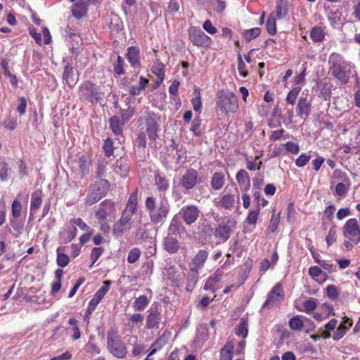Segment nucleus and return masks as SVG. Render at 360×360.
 I'll use <instances>...</instances> for the list:
<instances>
[{
  "label": "nucleus",
  "instance_id": "1",
  "mask_svg": "<svg viewBox=\"0 0 360 360\" xmlns=\"http://www.w3.org/2000/svg\"><path fill=\"white\" fill-rule=\"evenodd\" d=\"M146 207L150 221L154 224L164 223L169 212V204L165 198L156 204L153 197H148L146 200Z\"/></svg>",
  "mask_w": 360,
  "mask_h": 360
},
{
  "label": "nucleus",
  "instance_id": "2",
  "mask_svg": "<svg viewBox=\"0 0 360 360\" xmlns=\"http://www.w3.org/2000/svg\"><path fill=\"white\" fill-rule=\"evenodd\" d=\"M328 63L332 75L342 84L347 83L349 78L350 64L340 54L335 53L330 56Z\"/></svg>",
  "mask_w": 360,
  "mask_h": 360
},
{
  "label": "nucleus",
  "instance_id": "3",
  "mask_svg": "<svg viewBox=\"0 0 360 360\" xmlns=\"http://www.w3.org/2000/svg\"><path fill=\"white\" fill-rule=\"evenodd\" d=\"M344 245L347 250H351L360 243V226L355 218L348 219L342 226Z\"/></svg>",
  "mask_w": 360,
  "mask_h": 360
},
{
  "label": "nucleus",
  "instance_id": "4",
  "mask_svg": "<svg viewBox=\"0 0 360 360\" xmlns=\"http://www.w3.org/2000/svg\"><path fill=\"white\" fill-rule=\"evenodd\" d=\"M217 108L226 116L236 113L238 108L237 96L232 92L221 91L217 94Z\"/></svg>",
  "mask_w": 360,
  "mask_h": 360
},
{
  "label": "nucleus",
  "instance_id": "5",
  "mask_svg": "<svg viewBox=\"0 0 360 360\" xmlns=\"http://www.w3.org/2000/svg\"><path fill=\"white\" fill-rule=\"evenodd\" d=\"M107 349L117 359H124L127 354V349L117 332L113 329L107 333Z\"/></svg>",
  "mask_w": 360,
  "mask_h": 360
},
{
  "label": "nucleus",
  "instance_id": "6",
  "mask_svg": "<svg viewBox=\"0 0 360 360\" xmlns=\"http://www.w3.org/2000/svg\"><path fill=\"white\" fill-rule=\"evenodd\" d=\"M109 188V183L105 179H99L94 184L91 185L85 198V205L91 206L98 202L105 195Z\"/></svg>",
  "mask_w": 360,
  "mask_h": 360
},
{
  "label": "nucleus",
  "instance_id": "7",
  "mask_svg": "<svg viewBox=\"0 0 360 360\" xmlns=\"http://www.w3.org/2000/svg\"><path fill=\"white\" fill-rule=\"evenodd\" d=\"M79 93L82 98L91 103L97 102L102 98V94L98 86L90 82H86L80 86Z\"/></svg>",
  "mask_w": 360,
  "mask_h": 360
},
{
  "label": "nucleus",
  "instance_id": "8",
  "mask_svg": "<svg viewBox=\"0 0 360 360\" xmlns=\"http://www.w3.org/2000/svg\"><path fill=\"white\" fill-rule=\"evenodd\" d=\"M131 217L123 212L120 219L113 225L112 233L116 238L122 237L131 229L133 224Z\"/></svg>",
  "mask_w": 360,
  "mask_h": 360
},
{
  "label": "nucleus",
  "instance_id": "9",
  "mask_svg": "<svg viewBox=\"0 0 360 360\" xmlns=\"http://www.w3.org/2000/svg\"><path fill=\"white\" fill-rule=\"evenodd\" d=\"M284 298V293L281 283H277L267 295V299L262 305V308L269 307L279 304Z\"/></svg>",
  "mask_w": 360,
  "mask_h": 360
},
{
  "label": "nucleus",
  "instance_id": "10",
  "mask_svg": "<svg viewBox=\"0 0 360 360\" xmlns=\"http://www.w3.org/2000/svg\"><path fill=\"white\" fill-rule=\"evenodd\" d=\"M198 173L193 168L186 169L180 178V185L186 190H191L198 184Z\"/></svg>",
  "mask_w": 360,
  "mask_h": 360
},
{
  "label": "nucleus",
  "instance_id": "11",
  "mask_svg": "<svg viewBox=\"0 0 360 360\" xmlns=\"http://www.w3.org/2000/svg\"><path fill=\"white\" fill-rule=\"evenodd\" d=\"M236 198L234 195L230 193L221 194L219 198L213 200V203L219 209L231 210L234 207L236 201L239 202V195H237Z\"/></svg>",
  "mask_w": 360,
  "mask_h": 360
},
{
  "label": "nucleus",
  "instance_id": "12",
  "mask_svg": "<svg viewBox=\"0 0 360 360\" xmlns=\"http://www.w3.org/2000/svg\"><path fill=\"white\" fill-rule=\"evenodd\" d=\"M311 96L307 94L304 96L302 93V96L299 98L297 105V115L302 118L306 119L311 112Z\"/></svg>",
  "mask_w": 360,
  "mask_h": 360
},
{
  "label": "nucleus",
  "instance_id": "13",
  "mask_svg": "<svg viewBox=\"0 0 360 360\" xmlns=\"http://www.w3.org/2000/svg\"><path fill=\"white\" fill-rule=\"evenodd\" d=\"M159 117L153 112L148 113L146 118V132L150 140H155L158 135L157 131L159 129Z\"/></svg>",
  "mask_w": 360,
  "mask_h": 360
},
{
  "label": "nucleus",
  "instance_id": "14",
  "mask_svg": "<svg viewBox=\"0 0 360 360\" xmlns=\"http://www.w3.org/2000/svg\"><path fill=\"white\" fill-rule=\"evenodd\" d=\"M184 221L187 225L193 224L199 217L200 210L195 205L184 206L180 211Z\"/></svg>",
  "mask_w": 360,
  "mask_h": 360
},
{
  "label": "nucleus",
  "instance_id": "15",
  "mask_svg": "<svg viewBox=\"0 0 360 360\" xmlns=\"http://www.w3.org/2000/svg\"><path fill=\"white\" fill-rule=\"evenodd\" d=\"M189 35L193 44L198 46H202L210 41V38L202 30L196 27L191 28Z\"/></svg>",
  "mask_w": 360,
  "mask_h": 360
},
{
  "label": "nucleus",
  "instance_id": "16",
  "mask_svg": "<svg viewBox=\"0 0 360 360\" xmlns=\"http://www.w3.org/2000/svg\"><path fill=\"white\" fill-rule=\"evenodd\" d=\"M114 210V202L108 200L103 201L100 204L98 210L96 212V217L98 222L107 220L108 214Z\"/></svg>",
  "mask_w": 360,
  "mask_h": 360
},
{
  "label": "nucleus",
  "instance_id": "17",
  "mask_svg": "<svg viewBox=\"0 0 360 360\" xmlns=\"http://www.w3.org/2000/svg\"><path fill=\"white\" fill-rule=\"evenodd\" d=\"M208 252L205 250H200L188 264L189 269L196 271L200 270L205 265L208 257Z\"/></svg>",
  "mask_w": 360,
  "mask_h": 360
},
{
  "label": "nucleus",
  "instance_id": "18",
  "mask_svg": "<svg viewBox=\"0 0 360 360\" xmlns=\"http://www.w3.org/2000/svg\"><path fill=\"white\" fill-rule=\"evenodd\" d=\"M165 250L170 254L176 253L180 249V243L173 235L168 234L163 240Z\"/></svg>",
  "mask_w": 360,
  "mask_h": 360
},
{
  "label": "nucleus",
  "instance_id": "19",
  "mask_svg": "<svg viewBox=\"0 0 360 360\" xmlns=\"http://www.w3.org/2000/svg\"><path fill=\"white\" fill-rule=\"evenodd\" d=\"M221 277L222 271L219 269L217 270L206 281L203 289L205 290H210L211 292H214L217 290L216 285L220 281Z\"/></svg>",
  "mask_w": 360,
  "mask_h": 360
},
{
  "label": "nucleus",
  "instance_id": "20",
  "mask_svg": "<svg viewBox=\"0 0 360 360\" xmlns=\"http://www.w3.org/2000/svg\"><path fill=\"white\" fill-rule=\"evenodd\" d=\"M87 3L84 0H79L72 6V13L74 17L81 19L87 13Z\"/></svg>",
  "mask_w": 360,
  "mask_h": 360
},
{
  "label": "nucleus",
  "instance_id": "21",
  "mask_svg": "<svg viewBox=\"0 0 360 360\" xmlns=\"http://www.w3.org/2000/svg\"><path fill=\"white\" fill-rule=\"evenodd\" d=\"M214 235L216 238L225 242L230 238L231 228L224 222H222L215 229Z\"/></svg>",
  "mask_w": 360,
  "mask_h": 360
},
{
  "label": "nucleus",
  "instance_id": "22",
  "mask_svg": "<svg viewBox=\"0 0 360 360\" xmlns=\"http://www.w3.org/2000/svg\"><path fill=\"white\" fill-rule=\"evenodd\" d=\"M352 321L349 318L345 317L342 323L336 329L333 336L334 340L338 341L340 340L346 333L348 328L352 326Z\"/></svg>",
  "mask_w": 360,
  "mask_h": 360
},
{
  "label": "nucleus",
  "instance_id": "23",
  "mask_svg": "<svg viewBox=\"0 0 360 360\" xmlns=\"http://www.w3.org/2000/svg\"><path fill=\"white\" fill-rule=\"evenodd\" d=\"M148 83V79H146L143 76H140L139 79V85H129L127 86V90L131 96H138L141 94L142 90L146 89Z\"/></svg>",
  "mask_w": 360,
  "mask_h": 360
},
{
  "label": "nucleus",
  "instance_id": "24",
  "mask_svg": "<svg viewBox=\"0 0 360 360\" xmlns=\"http://www.w3.org/2000/svg\"><path fill=\"white\" fill-rule=\"evenodd\" d=\"M129 165L126 159L120 158L114 165V172L122 177H126L129 173Z\"/></svg>",
  "mask_w": 360,
  "mask_h": 360
},
{
  "label": "nucleus",
  "instance_id": "25",
  "mask_svg": "<svg viewBox=\"0 0 360 360\" xmlns=\"http://www.w3.org/2000/svg\"><path fill=\"white\" fill-rule=\"evenodd\" d=\"M42 203V193L37 191L32 194L30 202V215H34Z\"/></svg>",
  "mask_w": 360,
  "mask_h": 360
},
{
  "label": "nucleus",
  "instance_id": "26",
  "mask_svg": "<svg viewBox=\"0 0 360 360\" xmlns=\"http://www.w3.org/2000/svg\"><path fill=\"white\" fill-rule=\"evenodd\" d=\"M109 122L110 129L114 134L117 136H122V126L124 125V122L123 120H120L117 116L111 117Z\"/></svg>",
  "mask_w": 360,
  "mask_h": 360
},
{
  "label": "nucleus",
  "instance_id": "27",
  "mask_svg": "<svg viewBox=\"0 0 360 360\" xmlns=\"http://www.w3.org/2000/svg\"><path fill=\"white\" fill-rule=\"evenodd\" d=\"M137 203V193L136 192H134L130 195L127 203L126 208L123 212L132 217L136 210Z\"/></svg>",
  "mask_w": 360,
  "mask_h": 360
},
{
  "label": "nucleus",
  "instance_id": "28",
  "mask_svg": "<svg viewBox=\"0 0 360 360\" xmlns=\"http://www.w3.org/2000/svg\"><path fill=\"white\" fill-rule=\"evenodd\" d=\"M288 13V3L287 0H277L276 14L278 19L284 18Z\"/></svg>",
  "mask_w": 360,
  "mask_h": 360
},
{
  "label": "nucleus",
  "instance_id": "29",
  "mask_svg": "<svg viewBox=\"0 0 360 360\" xmlns=\"http://www.w3.org/2000/svg\"><path fill=\"white\" fill-rule=\"evenodd\" d=\"M161 319V314L157 311H151L147 316L146 328L152 329L158 327Z\"/></svg>",
  "mask_w": 360,
  "mask_h": 360
},
{
  "label": "nucleus",
  "instance_id": "30",
  "mask_svg": "<svg viewBox=\"0 0 360 360\" xmlns=\"http://www.w3.org/2000/svg\"><path fill=\"white\" fill-rule=\"evenodd\" d=\"M233 347L232 342H227L220 350L219 360H232Z\"/></svg>",
  "mask_w": 360,
  "mask_h": 360
},
{
  "label": "nucleus",
  "instance_id": "31",
  "mask_svg": "<svg viewBox=\"0 0 360 360\" xmlns=\"http://www.w3.org/2000/svg\"><path fill=\"white\" fill-rule=\"evenodd\" d=\"M127 58L132 66L139 65V51L138 48L131 46L127 50Z\"/></svg>",
  "mask_w": 360,
  "mask_h": 360
},
{
  "label": "nucleus",
  "instance_id": "32",
  "mask_svg": "<svg viewBox=\"0 0 360 360\" xmlns=\"http://www.w3.org/2000/svg\"><path fill=\"white\" fill-rule=\"evenodd\" d=\"M224 175L221 172H215L211 179V186L214 190L221 189L224 185Z\"/></svg>",
  "mask_w": 360,
  "mask_h": 360
},
{
  "label": "nucleus",
  "instance_id": "33",
  "mask_svg": "<svg viewBox=\"0 0 360 360\" xmlns=\"http://www.w3.org/2000/svg\"><path fill=\"white\" fill-rule=\"evenodd\" d=\"M235 333L238 336L246 338L248 334V324L245 318L243 317L240 319L238 325L235 328Z\"/></svg>",
  "mask_w": 360,
  "mask_h": 360
},
{
  "label": "nucleus",
  "instance_id": "34",
  "mask_svg": "<svg viewBox=\"0 0 360 360\" xmlns=\"http://www.w3.org/2000/svg\"><path fill=\"white\" fill-rule=\"evenodd\" d=\"M189 270L190 272L188 275L186 290L188 291H192L198 282L199 271L193 269H189Z\"/></svg>",
  "mask_w": 360,
  "mask_h": 360
},
{
  "label": "nucleus",
  "instance_id": "35",
  "mask_svg": "<svg viewBox=\"0 0 360 360\" xmlns=\"http://www.w3.org/2000/svg\"><path fill=\"white\" fill-rule=\"evenodd\" d=\"M310 37L314 42H321L324 39L325 33L322 27L315 26L311 28Z\"/></svg>",
  "mask_w": 360,
  "mask_h": 360
},
{
  "label": "nucleus",
  "instance_id": "36",
  "mask_svg": "<svg viewBox=\"0 0 360 360\" xmlns=\"http://www.w3.org/2000/svg\"><path fill=\"white\" fill-rule=\"evenodd\" d=\"M63 79L68 86H72L76 84V80L74 78L73 68L72 67L68 65L65 66Z\"/></svg>",
  "mask_w": 360,
  "mask_h": 360
},
{
  "label": "nucleus",
  "instance_id": "37",
  "mask_svg": "<svg viewBox=\"0 0 360 360\" xmlns=\"http://www.w3.org/2000/svg\"><path fill=\"white\" fill-rule=\"evenodd\" d=\"M236 178L240 186L248 187L250 186V177L248 173L245 170H239L236 174Z\"/></svg>",
  "mask_w": 360,
  "mask_h": 360
},
{
  "label": "nucleus",
  "instance_id": "38",
  "mask_svg": "<svg viewBox=\"0 0 360 360\" xmlns=\"http://www.w3.org/2000/svg\"><path fill=\"white\" fill-rule=\"evenodd\" d=\"M317 304V300L313 297H310L304 302L303 309H299V310L305 313H310L316 309Z\"/></svg>",
  "mask_w": 360,
  "mask_h": 360
},
{
  "label": "nucleus",
  "instance_id": "39",
  "mask_svg": "<svg viewBox=\"0 0 360 360\" xmlns=\"http://www.w3.org/2000/svg\"><path fill=\"white\" fill-rule=\"evenodd\" d=\"M108 161L104 159H100L98 162L96 176L98 179H103L102 177L105 176L107 172Z\"/></svg>",
  "mask_w": 360,
  "mask_h": 360
},
{
  "label": "nucleus",
  "instance_id": "40",
  "mask_svg": "<svg viewBox=\"0 0 360 360\" xmlns=\"http://www.w3.org/2000/svg\"><path fill=\"white\" fill-rule=\"evenodd\" d=\"M149 304V300L146 295L137 297L133 303V307L136 310H143Z\"/></svg>",
  "mask_w": 360,
  "mask_h": 360
},
{
  "label": "nucleus",
  "instance_id": "41",
  "mask_svg": "<svg viewBox=\"0 0 360 360\" xmlns=\"http://www.w3.org/2000/svg\"><path fill=\"white\" fill-rule=\"evenodd\" d=\"M166 343V338L163 336L160 337L150 346L149 356H152L155 354L158 350L162 348Z\"/></svg>",
  "mask_w": 360,
  "mask_h": 360
},
{
  "label": "nucleus",
  "instance_id": "42",
  "mask_svg": "<svg viewBox=\"0 0 360 360\" xmlns=\"http://www.w3.org/2000/svg\"><path fill=\"white\" fill-rule=\"evenodd\" d=\"M303 326V321L299 315L295 316L289 320V327L292 330H301Z\"/></svg>",
  "mask_w": 360,
  "mask_h": 360
},
{
  "label": "nucleus",
  "instance_id": "43",
  "mask_svg": "<svg viewBox=\"0 0 360 360\" xmlns=\"http://www.w3.org/2000/svg\"><path fill=\"white\" fill-rule=\"evenodd\" d=\"M259 212V206H257L256 210H250L245 219V221L247 222V224L250 225H255L258 219Z\"/></svg>",
  "mask_w": 360,
  "mask_h": 360
},
{
  "label": "nucleus",
  "instance_id": "44",
  "mask_svg": "<svg viewBox=\"0 0 360 360\" xmlns=\"http://www.w3.org/2000/svg\"><path fill=\"white\" fill-rule=\"evenodd\" d=\"M195 97L192 98L191 103L193 108L195 112H200L202 108L201 98L200 91L197 89L194 90Z\"/></svg>",
  "mask_w": 360,
  "mask_h": 360
},
{
  "label": "nucleus",
  "instance_id": "45",
  "mask_svg": "<svg viewBox=\"0 0 360 360\" xmlns=\"http://www.w3.org/2000/svg\"><path fill=\"white\" fill-rule=\"evenodd\" d=\"M328 19L330 22V25L334 27H339L342 24L340 14L338 12H329L328 14Z\"/></svg>",
  "mask_w": 360,
  "mask_h": 360
},
{
  "label": "nucleus",
  "instance_id": "46",
  "mask_svg": "<svg viewBox=\"0 0 360 360\" xmlns=\"http://www.w3.org/2000/svg\"><path fill=\"white\" fill-rule=\"evenodd\" d=\"M261 30L259 27H255L250 30H246L243 32V36L247 41H250L259 35Z\"/></svg>",
  "mask_w": 360,
  "mask_h": 360
},
{
  "label": "nucleus",
  "instance_id": "47",
  "mask_svg": "<svg viewBox=\"0 0 360 360\" xmlns=\"http://www.w3.org/2000/svg\"><path fill=\"white\" fill-rule=\"evenodd\" d=\"M300 91V87H295L292 89H291L287 95L286 102L288 104L293 105L295 103L296 99Z\"/></svg>",
  "mask_w": 360,
  "mask_h": 360
},
{
  "label": "nucleus",
  "instance_id": "48",
  "mask_svg": "<svg viewBox=\"0 0 360 360\" xmlns=\"http://www.w3.org/2000/svg\"><path fill=\"white\" fill-rule=\"evenodd\" d=\"M155 180L159 191H165L168 188L169 182L165 177L157 174L155 175Z\"/></svg>",
  "mask_w": 360,
  "mask_h": 360
},
{
  "label": "nucleus",
  "instance_id": "49",
  "mask_svg": "<svg viewBox=\"0 0 360 360\" xmlns=\"http://www.w3.org/2000/svg\"><path fill=\"white\" fill-rule=\"evenodd\" d=\"M79 168L82 174V176L86 175L89 171V163L85 156H82L79 159Z\"/></svg>",
  "mask_w": 360,
  "mask_h": 360
},
{
  "label": "nucleus",
  "instance_id": "50",
  "mask_svg": "<svg viewBox=\"0 0 360 360\" xmlns=\"http://www.w3.org/2000/svg\"><path fill=\"white\" fill-rule=\"evenodd\" d=\"M56 262L61 267L66 266L70 262L69 257L66 254L60 252L59 248L57 249Z\"/></svg>",
  "mask_w": 360,
  "mask_h": 360
},
{
  "label": "nucleus",
  "instance_id": "51",
  "mask_svg": "<svg viewBox=\"0 0 360 360\" xmlns=\"http://www.w3.org/2000/svg\"><path fill=\"white\" fill-rule=\"evenodd\" d=\"M266 30L271 35L276 33V18L273 16V14H271L266 20Z\"/></svg>",
  "mask_w": 360,
  "mask_h": 360
},
{
  "label": "nucleus",
  "instance_id": "52",
  "mask_svg": "<svg viewBox=\"0 0 360 360\" xmlns=\"http://www.w3.org/2000/svg\"><path fill=\"white\" fill-rule=\"evenodd\" d=\"M110 284L111 281H103V285L95 293V295L102 300L107 292L109 290Z\"/></svg>",
  "mask_w": 360,
  "mask_h": 360
},
{
  "label": "nucleus",
  "instance_id": "53",
  "mask_svg": "<svg viewBox=\"0 0 360 360\" xmlns=\"http://www.w3.org/2000/svg\"><path fill=\"white\" fill-rule=\"evenodd\" d=\"M104 252V249L103 248H94L91 252V264L90 267H91L98 259V258L102 255Z\"/></svg>",
  "mask_w": 360,
  "mask_h": 360
},
{
  "label": "nucleus",
  "instance_id": "54",
  "mask_svg": "<svg viewBox=\"0 0 360 360\" xmlns=\"http://www.w3.org/2000/svg\"><path fill=\"white\" fill-rule=\"evenodd\" d=\"M141 255V251L139 248H133L131 250L127 256V262L130 264L136 262Z\"/></svg>",
  "mask_w": 360,
  "mask_h": 360
},
{
  "label": "nucleus",
  "instance_id": "55",
  "mask_svg": "<svg viewBox=\"0 0 360 360\" xmlns=\"http://www.w3.org/2000/svg\"><path fill=\"white\" fill-rule=\"evenodd\" d=\"M210 4L217 13L223 11L226 8V3L221 0H210Z\"/></svg>",
  "mask_w": 360,
  "mask_h": 360
},
{
  "label": "nucleus",
  "instance_id": "56",
  "mask_svg": "<svg viewBox=\"0 0 360 360\" xmlns=\"http://www.w3.org/2000/svg\"><path fill=\"white\" fill-rule=\"evenodd\" d=\"M22 205L18 200H14L11 205L12 215L15 218H18L21 215Z\"/></svg>",
  "mask_w": 360,
  "mask_h": 360
},
{
  "label": "nucleus",
  "instance_id": "57",
  "mask_svg": "<svg viewBox=\"0 0 360 360\" xmlns=\"http://www.w3.org/2000/svg\"><path fill=\"white\" fill-rule=\"evenodd\" d=\"M281 146L285 147L286 150L292 154H297L300 151L299 145L292 141H288L286 143L281 145Z\"/></svg>",
  "mask_w": 360,
  "mask_h": 360
},
{
  "label": "nucleus",
  "instance_id": "58",
  "mask_svg": "<svg viewBox=\"0 0 360 360\" xmlns=\"http://www.w3.org/2000/svg\"><path fill=\"white\" fill-rule=\"evenodd\" d=\"M311 156L306 153H302L296 160L295 165L298 167H303L310 160Z\"/></svg>",
  "mask_w": 360,
  "mask_h": 360
},
{
  "label": "nucleus",
  "instance_id": "59",
  "mask_svg": "<svg viewBox=\"0 0 360 360\" xmlns=\"http://www.w3.org/2000/svg\"><path fill=\"white\" fill-rule=\"evenodd\" d=\"M238 70L239 74L243 77H246L248 76V72L246 70V65L242 59L241 55H240V54L238 55Z\"/></svg>",
  "mask_w": 360,
  "mask_h": 360
},
{
  "label": "nucleus",
  "instance_id": "60",
  "mask_svg": "<svg viewBox=\"0 0 360 360\" xmlns=\"http://www.w3.org/2000/svg\"><path fill=\"white\" fill-rule=\"evenodd\" d=\"M326 295L330 300H335L338 297L339 292L335 285H329L326 288Z\"/></svg>",
  "mask_w": 360,
  "mask_h": 360
},
{
  "label": "nucleus",
  "instance_id": "61",
  "mask_svg": "<svg viewBox=\"0 0 360 360\" xmlns=\"http://www.w3.org/2000/svg\"><path fill=\"white\" fill-rule=\"evenodd\" d=\"M113 143L110 139H107L103 145V150L107 157H110L113 154Z\"/></svg>",
  "mask_w": 360,
  "mask_h": 360
},
{
  "label": "nucleus",
  "instance_id": "62",
  "mask_svg": "<svg viewBox=\"0 0 360 360\" xmlns=\"http://www.w3.org/2000/svg\"><path fill=\"white\" fill-rule=\"evenodd\" d=\"M2 125L11 131L14 130L17 127V120L12 117H8L3 121Z\"/></svg>",
  "mask_w": 360,
  "mask_h": 360
},
{
  "label": "nucleus",
  "instance_id": "63",
  "mask_svg": "<svg viewBox=\"0 0 360 360\" xmlns=\"http://www.w3.org/2000/svg\"><path fill=\"white\" fill-rule=\"evenodd\" d=\"M348 187L343 183H338L335 186V194L340 197H345L348 192Z\"/></svg>",
  "mask_w": 360,
  "mask_h": 360
},
{
  "label": "nucleus",
  "instance_id": "64",
  "mask_svg": "<svg viewBox=\"0 0 360 360\" xmlns=\"http://www.w3.org/2000/svg\"><path fill=\"white\" fill-rule=\"evenodd\" d=\"M336 240V229L335 226H332L326 238V241L328 246L331 245Z\"/></svg>",
  "mask_w": 360,
  "mask_h": 360
}]
</instances>
